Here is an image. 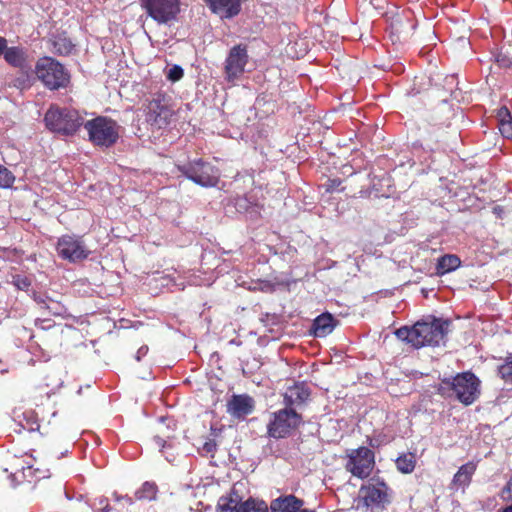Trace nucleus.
Instances as JSON below:
<instances>
[{
  "mask_svg": "<svg viewBox=\"0 0 512 512\" xmlns=\"http://www.w3.org/2000/svg\"><path fill=\"white\" fill-rule=\"evenodd\" d=\"M450 325L449 319L428 316L417 321L412 327L403 326L397 329L395 335L416 349L425 346L438 347L446 344Z\"/></svg>",
  "mask_w": 512,
  "mask_h": 512,
  "instance_id": "obj_1",
  "label": "nucleus"
},
{
  "mask_svg": "<svg viewBox=\"0 0 512 512\" xmlns=\"http://www.w3.org/2000/svg\"><path fill=\"white\" fill-rule=\"evenodd\" d=\"M437 393L445 399H454L464 406H470L480 398L481 380L470 370L459 372L441 379Z\"/></svg>",
  "mask_w": 512,
  "mask_h": 512,
  "instance_id": "obj_2",
  "label": "nucleus"
},
{
  "mask_svg": "<svg viewBox=\"0 0 512 512\" xmlns=\"http://www.w3.org/2000/svg\"><path fill=\"white\" fill-rule=\"evenodd\" d=\"M45 127L62 136H73L84 124L79 111L70 107L51 105L44 115Z\"/></svg>",
  "mask_w": 512,
  "mask_h": 512,
  "instance_id": "obj_3",
  "label": "nucleus"
},
{
  "mask_svg": "<svg viewBox=\"0 0 512 512\" xmlns=\"http://www.w3.org/2000/svg\"><path fill=\"white\" fill-rule=\"evenodd\" d=\"M304 419L301 413L283 407L269 415L266 433L269 438L280 440L292 437L298 431Z\"/></svg>",
  "mask_w": 512,
  "mask_h": 512,
  "instance_id": "obj_4",
  "label": "nucleus"
},
{
  "mask_svg": "<svg viewBox=\"0 0 512 512\" xmlns=\"http://www.w3.org/2000/svg\"><path fill=\"white\" fill-rule=\"evenodd\" d=\"M35 73L44 87L51 91L66 89L71 83L69 70L50 56H44L37 60Z\"/></svg>",
  "mask_w": 512,
  "mask_h": 512,
  "instance_id": "obj_5",
  "label": "nucleus"
},
{
  "mask_svg": "<svg viewBox=\"0 0 512 512\" xmlns=\"http://www.w3.org/2000/svg\"><path fill=\"white\" fill-rule=\"evenodd\" d=\"M83 127L88 134V140L95 147L110 148L119 139V125L109 117L97 116L84 122Z\"/></svg>",
  "mask_w": 512,
  "mask_h": 512,
  "instance_id": "obj_6",
  "label": "nucleus"
},
{
  "mask_svg": "<svg viewBox=\"0 0 512 512\" xmlns=\"http://www.w3.org/2000/svg\"><path fill=\"white\" fill-rule=\"evenodd\" d=\"M178 170L184 177L204 188L216 187L220 181L219 169L201 158L178 166Z\"/></svg>",
  "mask_w": 512,
  "mask_h": 512,
  "instance_id": "obj_7",
  "label": "nucleus"
},
{
  "mask_svg": "<svg viewBox=\"0 0 512 512\" xmlns=\"http://www.w3.org/2000/svg\"><path fill=\"white\" fill-rule=\"evenodd\" d=\"M222 205L226 215L242 216L248 220H258L263 210V204L253 194L230 195L222 201Z\"/></svg>",
  "mask_w": 512,
  "mask_h": 512,
  "instance_id": "obj_8",
  "label": "nucleus"
},
{
  "mask_svg": "<svg viewBox=\"0 0 512 512\" xmlns=\"http://www.w3.org/2000/svg\"><path fill=\"white\" fill-rule=\"evenodd\" d=\"M139 5L158 24H168L180 13V0H139Z\"/></svg>",
  "mask_w": 512,
  "mask_h": 512,
  "instance_id": "obj_9",
  "label": "nucleus"
},
{
  "mask_svg": "<svg viewBox=\"0 0 512 512\" xmlns=\"http://www.w3.org/2000/svg\"><path fill=\"white\" fill-rule=\"evenodd\" d=\"M174 111L164 93H156L149 101L146 121L153 129H166L172 122Z\"/></svg>",
  "mask_w": 512,
  "mask_h": 512,
  "instance_id": "obj_10",
  "label": "nucleus"
},
{
  "mask_svg": "<svg viewBox=\"0 0 512 512\" xmlns=\"http://www.w3.org/2000/svg\"><path fill=\"white\" fill-rule=\"evenodd\" d=\"M55 249L59 258L70 263L86 260L91 253L82 236L75 234H65L59 237Z\"/></svg>",
  "mask_w": 512,
  "mask_h": 512,
  "instance_id": "obj_11",
  "label": "nucleus"
},
{
  "mask_svg": "<svg viewBox=\"0 0 512 512\" xmlns=\"http://www.w3.org/2000/svg\"><path fill=\"white\" fill-rule=\"evenodd\" d=\"M249 62V55L247 46L244 44H237L233 46L224 62V78L228 83L234 84L239 80L244 72L245 67Z\"/></svg>",
  "mask_w": 512,
  "mask_h": 512,
  "instance_id": "obj_12",
  "label": "nucleus"
},
{
  "mask_svg": "<svg viewBox=\"0 0 512 512\" xmlns=\"http://www.w3.org/2000/svg\"><path fill=\"white\" fill-rule=\"evenodd\" d=\"M374 466V452L367 447H359L350 455L346 468L353 476L367 478Z\"/></svg>",
  "mask_w": 512,
  "mask_h": 512,
  "instance_id": "obj_13",
  "label": "nucleus"
},
{
  "mask_svg": "<svg viewBox=\"0 0 512 512\" xmlns=\"http://www.w3.org/2000/svg\"><path fill=\"white\" fill-rule=\"evenodd\" d=\"M311 389L304 381L295 382L292 386L287 387L283 393L284 407L291 408L294 411L305 407L311 398Z\"/></svg>",
  "mask_w": 512,
  "mask_h": 512,
  "instance_id": "obj_14",
  "label": "nucleus"
},
{
  "mask_svg": "<svg viewBox=\"0 0 512 512\" xmlns=\"http://www.w3.org/2000/svg\"><path fill=\"white\" fill-rule=\"evenodd\" d=\"M388 487L382 480H377L375 483H370L360 489L364 504L367 507H380L388 501L387 494Z\"/></svg>",
  "mask_w": 512,
  "mask_h": 512,
  "instance_id": "obj_15",
  "label": "nucleus"
},
{
  "mask_svg": "<svg viewBox=\"0 0 512 512\" xmlns=\"http://www.w3.org/2000/svg\"><path fill=\"white\" fill-rule=\"evenodd\" d=\"M211 13L221 20H230L238 16L242 9L241 0H204Z\"/></svg>",
  "mask_w": 512,
  "mask_h": 512,
  "instance_id": "obj_16",
  "label": "nucleus"
},
{
  "mask_svg": "<svg viewBox=\"0 0 512 512\" xmlns=\"http://www.w3.org/2000/svg\"><path fill=\"white\" fill-rule=\"evenodd\" d=\"M255 409V401L248 394H236L227 402V412L235 418L244 419Z\"/></svg>",
  "mask_w": 512,
  "mask_h": 512,
  "instance_id": "obj_17",
  "label": "nucleus"
},
{
  "mask_svg": "<svg viewBox=\"0 0 512 512\" xmlns=\"http://www.w3.org/2000/svg\"><path fill=\"white\" fill-rule=\"evenodd\" d=\"M304 500L293 494L281 495L270 503L271 512H316L314 509L304 508Z\"/></svg>",
  "mask_w": 512,
  "mask_h": 512,
  "instance_id": "obj_18",
  "label": "nucleus"
},
{
  "mask_svg": "<svg viewBox=\"0 0 512 512\" xmlns=\"http://www.w3.org/2000/svg\"><path fill=\"white\" fill-rule=\"evenodd\" d=\"M338 323L339 320L331 313L323 312L313 320L310 334L316 338H324L333 332Z\"/></svg>",
  "mask_w": 512,
  "mask_h": 512,
  "instance_id": "obj_19",
  "label": "nucleus"
},
{
  "mask_svg": "<svg viewBox=\"0 0 512 512\" xmlns=\"http://www.w3.org/2000/svg\"><path fill=\"white\" fill-rule=\"evenodd\" d=\"M3 58L5 62L13 68H17L21 71L31 70L28 51L22 46L9 47Z\"/></svg>",
  "mask_w": 512,
  "mask_h": 512,
  "instance_id": "obj_20",
  "label": "nucleus"
},
{
  "mask_svg": "<svg viewBox=\"0 0 512 512\" xmlns=\"http://www.w3.org/2000/svg\"><path fill=\"white\" fill-rule=\"evenodd\" d=\"M477 469V464L469 461L459 467L452 479V485L456 489L465 490L471 483L472 477Z\"/></svg>",
  "mask_w": 512,
  "mask_h": 512,
  "instance_id": "obj_21",
  "label": "nucleus"
},
{
  "mask_svg": "<svg viewBox=\"0 0 512 512\" xmlns=\"http://www.w3.org/2000/svg\"><path fill=\"white\" fill-rule=\"evenodd\" d=\"M242 497L235 490L223 495L219 498L216 506L217 512H239Z\"/></svg>",
  "mask_w": 512,
  "mask_h": 512,
  "instance_id": "obj_22",
  "label": "nucleus"
},
{
  "mask_svg": "<svg viewBox=\"0 0 512 512\" xmlns=\"http://www.w3.org/2000/svg\"><path fill=\"white\" fill-rule=\"evenodd\" d=\"M461 265L460 258L455 254H445L438 258L436 274L443 276L458 269Z\"/></svg>",
  "mask_w": 512,
  "mask_h": 512,
  "instance_id": "obj_23",
  "label": "nucleus"
},
{
  "mask_svg": "<svg viewBox=\"0 0 512 512\" xmlns=\"http://www.w3.org/2000/svg\"><path fill=\"white\" fill-rule=\"evenodd\" d=\"M51 44L52 51L59 56H67L71 54L74 49V44L64 33L53 35Z\"/></svg>",
  "mask_w": 512,
  "mask_h": 512,
  "instance_id": "obj_24",
  "label": "nucleus"
},
{
  "mask_svg": "<svg viewBox=\"0 0 512 512\" xmlns=\"http://www.w3.org/2000/svg\"><path fill=\"white\" fill-rule=\"evenodd\" d=\"M18 418L17 424L20 429L15 430L16 432H20L21 430H26L28 432L39 430V420L37 414L33 410L24 411L21 416H18Z\"/></svg>",
  "mask_w": 512,
  "mask_h": 512,
  "instance_id": "obj_25",
  "label": "nucleus"
},
{
  "mask_svg": "<svg viewBox=\"0 0 512 512\" xmlns=\"http://www.w3.org/2000/svg\"><path fill=\"white\" fill-rule=\"evenodd\" d=\"M201 268L204 272H223L221 268V259L217 257L214 251H204L201 256Z\"/></svg>",
  "mask_w": 512,
  "mask_h": 512,
  "instance_id": "obj_26",
  "label": "nucleus"
},
{
  "mask_svg": "<svg viewBox=\"0 0 512 512\" xmlns=\"http://www.w3.org/2000/svg\"><path fill=\"white\" fill-rule=\"evenodd\" d=\"M158 493V486L153 481H145L134 493L137 500H155Z\"/></svg>",
  "mask_w": 512,
  "mask_h": 512,
  "instance_id": "obj_27",
  "label": "nucleus"
},
{
  "mask_svg": "<svg viewBox=\"0 0 512 512\" xmlns=\"http://www.w3.org/2000/svg\"><path fill=\"white\" fill-rule=\"evenodd\" d=\"M397 469L403 474L412 473L416 466V456L414 453H404L395 460Z\"/></svg>",
  "mask_w": 512,
  "mask_h": 512,
  "instance_id": "obj_28",
  "label": "nucleus"
},
{
  "mask_svg": "<svg viewBox=\"0 0 512 512\" xmlns=\"http://www.w3.org/2000/svg\"><path fill=\"white\" fill-rule=\"evenodd\" d=\"M270 506L263 500L249 497L241 501L239 512H268Z\"/></svg>",
  "mask_w": 512,
  "mask_h": 512,
  "instance_id": "obj_29",
  "label": "nucleus"
},
{
  "mask_svg": "<svg viewBox=\"0 0 512 512\" xmlns=\"http://www.w3.org/2000/svg\"><path fill=\"white\" fill-rule=\"evenodd\" d=\"M497 375L505 384L512 385V353H508L503 362L497 366Z\"/></svg>",
  "mask_w": 512,
  "mask_h": 512,
  "instance_id": "obj_30",
  "label": "nucleus"
},
{
  "mask_svg": "<svg viewBox=\"0 0 512 512\" xmlns=\"http://www.w3.org/2000/svg\"><path fill=\"white\" fill-rule=\"evenodd\" d=\"M40 312L50 316L63 317L67 313V308L60 301L49 297V299L46 301V305L42 306Z\"/></svg>",
  "mask_w": 512,
  "mask_h": 512,
  "instance_id": "obj_31",
  "label": "nucleus"
},
{
  "mask_svg": "<svg viewBox=\"0 0 512 512\" xmlns=\"http://www.w3.org/2000/svg\"><path fill=\"white\" fill-rule=\"evenodd\" d=\"M11 284L17 290L27 292L30 289L31 285H32V280L30 279V277H28L26 275L14 274L11 277Z\"/></svg>",
  "mask_w": 512,
  "mask_h": 512,
  "instance_id": "obj_32",
  "label": "nucleus"
},
{
  "mask_svg": "<svg viewBox=\"0 0 512 512\" xmlns=\"http://www.w3.org/2000/svg\"><path fill=\"white\" fill-rule=\"evenodd\" d=\"M15 176L13 173L0 164V188H9L13 185Z\"/></svg>",
  "mask_w": 512,
  "mask_h": 512,
  "instance_id": "obj_33",
  "label": "nucleus"
},
{
  "mask_svg": "<svg viewBox=\"0 0 512 512\" xmlns=\"http://www.w3.org/2000/svg\"><path fill=\"white\" fill-rule=\"evenodd\" d=\"M342 183L343 181L340 178H329L323 187L327 193L344 192L346 187Z\"/></svg>",
  "mask_w": 512,
  "mask_h": 512,
  "instance_id": "obj_34",
  "label": "nucleus"
},
{
  "mask_svg": "<svg viewBox=\"0 0 512 512\" xmlns=\"http://www.w3.org/2000/svg\"><path fill=\"white\" fill-rule=\"evenodd\" d=\"M496 118L498 121V128L502 126L504 122H507L508 120L512 119V114L509 110V108L505 105L501 106L496 110Z\"/></svg>",
  "mask_w": 512,
  "mask_h": 512,
  "instance_id": "obj_35",
  "label": "nucleus"
},
{
  "mask_svg": "<svg viewBox=\"0 0 512 512\" xmlns=\"http://www.w3.org/2000/svg\"><path fill=\"white\" fill-rule=\"evenodd\" d=\"M183 75V68L180 65L175 64L169 68L167 78L172 82H176L179 81L183 77Z\"/></svg>",
  "mask_w": 512,
  "mask_h": 512,
  "instance_id": "obj_36",
  "label": "nucleus"
},
{
  "mask_svg": "<svg viewBox=\"0 0 512 512\" xmlns=\"http://www.w3.org/2000/svg\"><path fill=\"white\" fill-rule=\"evenodd\" d=\"M216 451L217 443L214 439H208L201 447V452L205 455H209L212 458L214 457Z\"/></svg>",
  "mask_w": 512,
  "mask_h": 512,
  "instance_id": "obj_37",
  "label": "nucleus"
},
{
  "mask_svg": "<svg viewBox=\"0 0 512 512\" xmlns=\"http://www.w3.org/2000/svg\"><path fill=\"white\" fill-rule=\"evenodd\" d=\"M34 325L39 329L48 330L55 325V322L50 318H36Z\"/></svg>",
  "mask_w": 512,
  "mask_h": 512,
  "instance_id": "obj_38",
  "label": "nucleus"
},
{
  "mask_svg": "<svg viewBox=\"0 0 512 512\" xmlns=\"http://www.w3.org/2000/svg\"><path fill=\"white\" fill-rule=\"evenodd\" d=\"M494 58H495V62L499 65V67L509 68L512 65L511 58L502 53L496 54L494 56Z\"/></svg>",
  "mask_w": 512,
  "mask_h": 512,
  "instance_id": "obj_39",
  "label": "nucleus"
},
{
  "mask_svg": "<svg viewBox=\"0 0 512 512\" xmlns=\"http://www.w3.org/2000/svg\"><path fill=\"white\" fill-rule=\"evenodd\" d=\"M50 296L46 294H41L37 292H33L32 298L36 302L39 311L41 310L42 306L46 305V301L49 299Z\"/></svg>",
  "mask_w": 512,
  "mask_h": 512,
  "instance_id": "obj_40",
  "label": "nucleus"
},
{
  "mask_svg": "<svg viewBox=\"0 0 512 512\" xmlns=\"http://www.w3.org/2000/svg\"><path fill=\"white\" fill-rule=\"evenodd\" d=\"M352 164L351 165H344L342 167V174H347L349 176H352L354 174H357V165H356V159L354 158L352 160Z\"/></svg>",
  "mask_w": 512,
  "mask_h": 512,
  "instance_id": "obj_41",
  "label": "nucleus"
},
{
  "mask_svg": "<svg viewBox=\"0 0 512 512\" xmlns=\"http://www.w3.org/2000/svg\"><path fill=\"white\" fill-rule=\"evenodd\" d=\"M502 498L512 500V477L502 489Z\"/></svg>",
  "mask_w": 512,
  "mask_h": 512,
  "instance_id": "obj_42",
  "label": "nucleus"
},
{
  "mask_svg": "<svg viewBox=\"0 0 512 512\" xmlns=\"http://www.w3.org/2000/svg\"><path fill=\"white\" fill-rule=\"evenodd\" d=\"M149 352V347L147 345H142L135 354V360L140 362Z\"/></svg>",
  "mask_w": 512,
  "mask_h": 512,
  "instance_id": "obj_43",
  "label": "nucleus"
},
{
  "mask_svg": "<svg viewBox=\"0 0 512 512\" xmlns=\"http://www.w3.org/2000/svg\"><path fill=\"white\" fill-rule=\"evenodd\" d=\"M8 42H7V39L3 36H0V56H3L5 55V53L7 52L9 46L7 45Z\"/></svg>",
  "mask_w": 512,
  "mask_h": 512,
  "instance_id": "obj_44",
  "label": "nucleus"
},
{
  "mask_svg": "<svg viewBox=\"0 0 512 512\" xmlns=\"http://www.w3.org/2000/svg\"><path fill=\"white\" fill-rule=\"evenodd\" d=\"M153 440L159 447H161V451L168 446L166 440L160 436H154Z\"/></svg>",
  "mask_w": 512,
  "mask_h": 512,
  "instance_id": "obj_45",
  "label": "nucleus"
},
{
  "mask_svg": "<svg viewBox=\"0 0 512 512\" xmlns=\"http://www.w3.org/2000/svg\"><path fill=\"white\" fill-rule=\"evenodd\" d=\"M358 194H359V197H366V196H370L372 194V191H370L368 189H364L362 186L361 189L358 191Z\"/></svg>",
  "mask_w": 512,
  "mask_h": 512,
  "instance_id": "obj_46",
  "label": "nucleus"
},
{
  "mask_svg": "<svg viewBox=\"0 0 512 512\" xmlns=\"http://www.w3.org/2000/svg\"><path fill=\"white\" fill-rule=\"evenodd\" d=\"M26 470H28V471H29V476H30V475H32V472H31V470H32V465H27V467H24V466H23V467L21 468V471H22V474H23V477H24V478H26V477H27V475H26V473H25V471H26Z\"/></svg>",
  "mask_w": 512,
  "mask_h": 512,
  "instance_id": "obj_47",
  "label": "nucleus"
},
{
  "mask_svg": "<svg viewBox=\"0 0 512 512\" xmlns=\"http://www.w3.org/2000/svg\"><path fill=\"white\" fill-rule=\"evenodd\" d=\"M120 499H125L129 504H133V499L131 497H129L128 495H126L122 498H119V497L116 498V500H120Z\"/></svg>",
  "mask_w": 512,
  "mask_h": 512,
  "instance_id": "obj_48",
  "label": "nucleus"
},
{
  "mask_svg": "<svg viewBox=\"0 0 512 512\" xmlns=\"http://www.w3.org/2000/svg\"><path fill=\"white\" fill-rule=\"evenodd\" d=\"M229 344L240 346L242 344V342L240 340H237V339H232V340L229 341Z\"/></svg>",
  "mask_w": 512,
  "mask_h": 512,
  "instance_id": "obj_49",
  "label": "nucleus"
},
{
  "mask_svg": "<svg viewBox=\"0 0 512 512\" xmlns=\"http://www.w3.org/2000/svg\"><path fill=\"white\" fill-rule=\"evenodd\" d=\"M499 512H512V505L503 508Z\"/></svg>",
  "mask_w": 512,
  "mask_h": 512,
  "instance_id": "obj_50",
  "label": "nucleus"
},
{
  "mask_svg": "<svg viewBox=\"0 0 512 512\" xmlns=\"http://www.w3.org/2000/svg\"><path fill=\"white\" fill-rule=\"evenodd\" d=\"M69 452H70V451H69L68 449H67V450H65L64 452H61V454L58 456V459H60V458H62V457H64V456H66Z\"/></svg>",
  "mask_w": 512,
  "mask_h": 512,
  "instance_id": "obj_51",
  "label": "nucleus"
},
{
  "mask_svg": "<svg viewBox=\"0 0 512 512\" xmlns=\"http://www.w3.org/2000/svg\"><path fill=\"white\" fill-rule=\"evenodd\" d=\"M16 474H17V473H12V474L10 475V478H11V480H12V481H14V479H15V477H16Z\"/></svg>",
  "mask_w": 512,
  "mask_h": 512,
  "instance_id": "obj_52",
  "label": "nucleus"
}]
</instances>
